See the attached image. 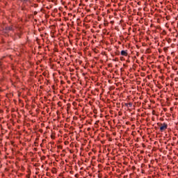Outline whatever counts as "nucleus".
<instances>
[{
	"label": "nucleus",
	"instance_id": "obj_1",
	"mask_svg": "<svg viewBox=\"0 0 178 178\" xmlns=\"http://www.w3.org/2000/svg\"><path fill=\"white\" fill-rule=\"evenodd\" d=\"M159 128L160 129V132L163 133L167 130V128L168 127V125L167 123H158Z\"/></svg>",
	"mask_w": 178,
	"mask_h": 178
},
{
	"label": "nucleus",
	"instance_id": "obj_2",
	"mask_svg": "<svg viewBox=\"0 0 178 178\" xmlns=\"http://www.w3.org/2000/svg\"><path fill=\"white\" fill-rule=\"evenodd\" d=\"M120 55L124 57H129V53L127 50H122Z\"/></svg>",
	"mask_w": 178,
	"mask_h": 178
},
{
	"label": "nucleus",
	"instance_id": "obj_3",
	"mask_svg": "<svg viewBox=\"0 0 178 178\" xmlns=\"http://www.w3.org/2000/svg\"><path fill=\"white\" fill-rule=\"evenodd\" d=\"M4 31H14V29L13 28V25L10 26H6L4 28Z\"/></svg>",
	"mask_w": 178,
	"mask_h": 178
},
{
	"label": "nucleus",
	"instance_id": "obj_4",
	"mask_svg": "<svg viewBox=\"0 0 178 178\" xmlns=\"http://www.w3.org/2000/svg\"><path fill=\"white\" fill-rule=\"evenodd\" d=\"M132 103L129 102V103H124V106H126L127 108H130L132 107Z\"/></svg>",
	"mask_w": 178,
	"mask_h": 178
},
{
	"label": "nucleus",
	"instance_id": "obj_5",
	"mask_svg": "<svg viewBox=\"0 0 178 178\" xmlns=\"http://www.w3.org/2000/svg\"><path fill=\"white\" fill-rule=\"evenodd\" d=\"M23 4H26L27 2H31V0H19Z\"/></svg>",
	"mask_w": 178,
	"mask_h": 178
},
{
	"label": "nucleus",
	"instance_id": "obj_6",
	"mask_svg": "<svg viewBox=\"0 0 178 178\" xmlns=\"http://www.w3.org/2000/svg\"><path fill=\"white\" fill-rule=\"evenodd\" d=\"M21 35H22V33H16V36H17V38H19V39H20V38H21Z\"/></svg>",
	"mask_w": 178,
	"mask_h": 178
},
{
	"label": "nucleus",
	"instance_id": "obj_7",
	"mask_svg": "<svg viewBox=\"0 0 178 178\" xmlns=\"http://www.w3.org/2000/svg\"><path fill=\"white\" fill-rule=\"evenodd\" d=\"M57 105L60 107H62V102H58V103H57Z\"/></svg>",
	"mask_w": 178,
	"mask_h": 178
},
{
	"label": "nucleus",
	"instance_id": "obj_8",
	"mask_svg": "<svg viewBox=\"0 0 178 178\" xmlns=\"http://www.w3.org/2000/svg\"><path fill=\"white\" fill-rule=\"evenodd\" d=\"M104 26H108V23L107 22H104Z\"/></svg>",
	"mask_w": 178,
	"mask_h": 178
},
{
	"label": "nucleus",
	"instance_id": "obj_9",
	"mask_svg": "<svg viewBox=\"0 0 178 178\" xmlns=\"http://www.w3.org/2000/svg\"><path fill=\"white\" fill-rule=\"evenodd\" d=\"M26 178H31V173L28 174L26 175Z\"/></svg>",
	"mask_w": 178,
	"mask_h": 178
},
{
	"label": "nucleus",
	"instance_id": "obj_10",
	"mask_svg": "<svg viewBox=\"0 0 178 178\" xmlns=\"http://www.w3.org/2000/svg\"><path fill=\"white\" fill-rule=\"evenodd\" d=\"M120 60L124 61L125 60V59L124 58V57H120Z\"/></svg>",
	"mask_w": 178,
	"mask_h": 178
},
{
	"label": "nucleus",
	"instance_id": "obj_11",
	"mask_svg": "<svg viewBox=\"0 0 178 178\" xmlns=\"http://www.w3.org/2000/svg\"><path fill=\"white\" fill-rule=\"evenodd\" d=\"M167 50H168V48H167V47L163 48V51H165V52H166Z\"/></svg>",
	"mask_w": 178,
	"mask_h": 178
},
{
	"label": "nucleus",
	"instance_id": "obj_12",
	"mask_svg": "<svg viewBox=\"0 0 178 178\" xmlns=\"http://www.w3.org/2000/svg\"><path fill=\"white\" fill-rule=\"evenodd\" d=\"M38 15V12L36 11L33 12V15Z\"/></svg>",
	"mask_w": 178,
	"mask_h": 178
},
{
	"label": "nucleus",
	"instance_id": "obj_13",
	"mask_svg": "<svg viewBox=\"0 0 178 178\" xmlns=\"http://www.w3.org/2000/svg\"><path fill=\"white\" fill-rule=\"evenodd\" d=\"M110 24H115V21H111V22H110Z\"/></svg>",
	"mask_w": 178,
	"mask_h": 178
},
{
	"label": "nucleus",
	"instance_id": "obj_14",
	"mask_svg": "<svg viewBox=\"0 0 178 178\" xmlns=\"http://www.w3.org/2000/svg\"><path fill=\"white\" fill-rule=\"evenodd\" d=\"M21 10H26V8L22 7V8Z\"/></svg>",
	"mask_w": 178,
	"mask_h": 178
},
{
	"label": "nucleus",
	"instance_id": "obj_15",
	"mask_svg": "<svg viewBox=\"0 0 178 178\" xmlns=\"http://www.w3.org/2000/svg\"><path fill=\"white\" fill-rule=\"evenodd\" d=\"M74 177L79 178V175H74Z\"/></svg>",
	"mask_w": 178,
	"mask_h": 178
},
{
	"label": "nucleus",
	"instance_id": "obj_16",
	"mask_svg": "<svg viewBox=\"0 0 178 178\" xmlns=\"http://www.w3.org/2000/svg\"><path fill=\"white\" fill-rule=\"evenodd\" d=\"M55 138V136H51V138L54 139Z\"/></svg>",
	"mask_w": 178,
	"mask_h": 178
},
{
	"label": "nucleus",
	"instance_id": "obj_17",
	"mask_svg": "<svg viewBox=\"0 0 178 178\" xmlns=\"http://www.w3.org/2000/svg\"><path fill=\"white\" fill-rule=\"evenodd\" d=\"M2 112H3L2 110H0V113H2Z\"/></svg>",
	"mask_w": 178,
	"mask_h": 178
},
{
	"label": "nucleus",
	"instance_id": "obj_18",
	"mask_svg": "<svg viewBox=\"0 0 178 178\" xmlns=\"http://www.w3.org/2000/svg\"><path fill=\"white\" fill-rule=\"evenodd\" d=\"M96 90H97V91H98V90H97V89H96Z\"/></svg>",
	"mask_w": 178,
	"mask_h": 178
}]
</instances>
